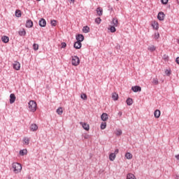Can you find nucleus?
Masks as SVG:
<instances>
[{
  "label": "nucleus",
  "instance_id": "nucleus-33",
  "mask_svg": "<svg viewBox=\"0 0 179 179\" xmlns=\"http://www.w3.org/2000/svg\"><path fill=\"white\" fill-rule=\"evenodd\" d=\"M50 24L53 27H55V26H57V20H51Z\"/></svg>",
  "mask_w": 179,
  "mask_h": 179
},
{
  "label": "nucleus",
  "instance_id": "nucleus-30",
  "mask_svg": "<svg viewBox=\"0 0 179 179\" xmlns=\"http://www.w3.org/2000/svg\"><path fill=\"white\" fill-rule=\"evenodd\" d=\"M56 112L59 115H62V113H64V110H62V108H59L57 109Z\"/></svg>",
  "mask_w": 179,
  "mask_h": 179
},
{
  "label": "nucleus",
  "instance_id": "nucleus-36",
  "mask_svg": "<svg viewBox=\"0 0 179 179\" xmlns=\"http://www.w3.org/2000/svg\"><path fill=\"white\" fill-rule=\"evenodd\" d=\"M106 127H107V123L103 122L101 124V129H106Z\"/></svg>",
  "mask_w": 179,
  "mask_h": 179
},
{
  "label": "nucleus",
  "instance_id": "nucleus-12",
  "mask_svg": "<svg viewBox=\"0 0 179 179\" xmlns=\"http://www.w3.org/2000/svg\"><path fill=\"white\" fill-rule=\"evenodd\" d=\"M30 131H31L32 132H35V131H37V129H38V126H37V124H32L30 126Z\"/></svg>",
  "mask_w": 179,
  "mask_h": 179
},
{
  "label": "nucleus",
  "instance_id": "nucleus-25",
  "mask_svg": "<svg viewBox=\"0 0 179 179\" xmlns=\"http://www.w3.org/2000/svg\"><path fill=\"white\" fill-rule=\"evenodd\" d=\"M15 16L16 17H20L22 16V11L20 10H16Z\"/></svg>",
  "mask_w": 179,
  "mask_h": 179
},
{
  "label": "nucleus",
  "instance_id": "nucleus-2",
  "mask_svg": "<svg viewBox=\"0 0 179 179\" xmlns=\"http://www.w3.org/2000/svg\"><path fill=\"white\" fill-rule=\"evenodd\" d=\"M29 105V110L31 113H35L37 110V103L35 101H30L28 103Z\"/></svg>",
  "mask_w": 179,
  "mask_h": 179
},
{
  "label": "nucleus",
  "instance_id": "nucleus-21",
  "mask_svg": "<svg viewBox=\"0 0 179 179\" xmlns=\"http://www.w3.org/2000/svg\"><path fill=\"white\" fill-rule=\"evenodd\" d=\"M18 34L21 37H24V36H26V30L24 29H22V31H18Z\"/></svg>",
  "mask_w": 179,
  "mask_h": 179
},
{
  "label": "nucleus",
  "instance_id": "nucleus-43",
  "mask_svg": "<svg viewBox=\"0 0 179 179\" xmlns=\"http://www.w3.org/2000/svg\"><path fill=\"white\" fill-rule=\"evenodd\" d=\"M24 142L25 145H29V140L27 138H24Z\"/></svg>",
  "mask_w": 179,
  "mask_h": 179
},
{
  "label": "nucleus",
  "instance_id": "nucleus-45",
  "mask_svg": "<svg viewBox=\"0 0 179 179\" xmlns=\"http://www.w3.org/2000/svg\"><path fill=\"white\" fill-rule=\"evenodd\" d=\"M84 138H85V139H89V138H90V136L89 134H85V135H84Z\"/></svg>",
  "mask_w": 179,
  "mask_h": 179
},
{
  "label": "nucleus",
  "instance_id": "nucleus-5",
  "mask_svg": "<svg viewBox=\"0 0 179 179\" xmlns=\"http://www.w3.org/2000/svg\"><path fill=\"white\" fill-rule=\"evenodd\" d=\"M166 17V14H164L162 11H160L157 15V19L160 22H163L164 20V17Z\"/></svg>",
  "mask_w": 179,
  "mask_h": 179
},
{
  "label": "nucleus",
  "instance_id": "nucleus-55",
  "mask_svg": "<svg viewBox=\"0 0 179 179\" xmlns=\"http://www.w3.org/2000/svg\"><path fill=\"white\" fill-rule=\"evenodd\" d=\"M27 1H30V0H27Z\"/></svg>",
  "mask_w": 179,
  "mask_h": 179
},
{
  "label": "nucleus",
  "instance_id": "nucleus-48",
  "mask_svg": "<svg viewBox=\"0 0 179 179\" xmlns=\"http://www.w3.org/2000/svg\"><path fill=\"white\" fill-rule=\"evenodd\" d=\"M108 8H109L108 10L113 11V7H111L110 6H108Z\"/></svg>",
  "mask_w": 179,
  "mask_h": 179
},
{
  "label": "nucleus",
  "instance_id": "nucleus-54",
  "mask_svg": "<svg viewBox=\"0 0 179 179\" xmlns=\"http://www.w3.org/2000/svg\"><path fill=\"white\" fill-rule=\"evenodd\" d=\"M36 1H38V2H40V1H41V0H36Z\"/></svg>",
  "mask_w": 179,
  "mask_h": 179
},
{
  "label": "nucleus",
  "instance_id": "nucleus-26",
  "mask_svg": "<svg viewBox=\"0 0 179 179\" xmlns=\"http://www.w3.org/2000/svg\"><path fill=\"white\" fill-rule=\"evenodd\" d=\"M125 157L126 159H127L128 160H131V159H132V154H131L130 152H127L125 154Z\"/></svg>",
  "mask_w": 179,
  "mask_h": 179
},
{
  "label": "nucleus",
  "instance_id": "nucleus-24",
  "mask_svg": "<svg viewBox=\"0 0 179 179\" xmlns=\"http://www.w3.org/2000/svg\"><path fill=\"white\" fill-rule=\"evenodd\" d=\"M108 30H110V33H115L117 31V29H115V26H110V28H108Z\"/></svg>",
  "mask_w": 179,
  "mask_h": 179
},
{
  "label": "nucleus",
  "instance_id": "nucleus-3",
  "mask_svg": "<svg viewBox=\"0 0 179 179\" xmlns=\"http://www.w3.org/2000/svg\"><path fill=\"white\" fill-rule=\"evenodd\" d=\"M76 39L78 41L77 43L79 45V47L77 46V48L82 47V41L85 40V36H83V34H77L76 36Z\"/></svg>",
  "mask_w": 179,
  "mask_h": 179
},
{
  "label": "nucleus",
  "instance_id": "nucleus-7",
  "mask_svg": "<svg viewBox=\"0 0 179 179\" xmlns=\"http://www.w3.org/2000/svg\"><path fill=\"white\" fill-rule=\"evenodd\" d=\"M131 90L134 92V93H138V92L142 91V87L139 85H136L131 87Z\"/></svg>",
  "mask_w": 179,
  "mask_h": 179
},
{
  "label": "nucleus",
  "instance_id": "nucleus-18",
  "mask_svg": "<svg viewBox=\"0 0 179 179\" xmlns=\"http://www.w3.org/2000/svg\"><path fill=\"white\" fill-rule=\"evenodd\" d=\"M112 99L114 101H117V100H118V94H117V92H113L112 94Z\"/></svg>",
  "mask_w": 179,
  "mask_h": 179
},
{
  "label": "nucleus",
  "instance_id": "nucleus-11",
  "mask_svg": "<svg viewBox=\"0 0 179 179\" xmlns=\"http://www.w3.org/2000/svg\"><path fill=\"white\" fill-rule=\"evenodd\" d=\"M80 124V125H82L83 129H85V131H89V129H90V126H89V124L83 123L82 122Z\"/></svg>",
  "mask_w": 179,
  "mask_h": 179
},
{
  "label": "nucleus",
  "instance_id": "nucleus-38",
  "mask_svg": "<svg viewBox=\"0 0 179 179\" xmlns=\"http://www.w3.org/2000/svg\"><path fill=\"white\" fill-rule=\"evenodd\" d=\"M152 83L154 85H159V80H157V78H153Z\"/></svg>",
  "mask_w": 179,
  "mask_h": 179
},
{
  "label": "nucleus",
  "instance_id": "nucleus-44",
  "mask_svg": "<svg viewBox=\"0 0 179 179\" xmlns=\"http://www.w3.org/2000/svg\"><path fill=\"white\" fill-rule=\"evenodd\" d=\"M65 47H66V43L62 42V43L61 48H65Z\"/></svg>",
  "mask_w": 179,
  "mask_h": 179
},
{
  "label": "nucleus",
  "instance_id": "nucleus-40",
  "mask_svg": "<svg viewBox=\"0 0 179 179\" xmlns=\"http://www.w3.org/2000/svg\"><path fill=\"white\" fill-rule=\"evenodd\" d=\"M116 135L117 136H121V135H122V130H117Z\"/></svg>",
  "mask_w": 179,
  "mask_h": 179
},
{
  "label": "nucleus",
  "instance_id": "nucleus-1",
  "mask_svg": "<svg viewBox=\"0 0 179 179\" xmlns=\"http://www.w3.org/2000/svg\"><path fill=\"white\" fill-rule=\"evenodd\" d=\"M12 168L13 169V172L15 173V174H17V173H20V171H22V164H20V163H13Z\"/></svg>",
  "mask_w": 179,
  "mask_h": 179
},
{
  "label": "nucleus",
  "instance_id": "nucleus-20",
  "mask_svg": "<svg viewBox=\"0 0 179 179\" xmlns=\"http://www.w3.org/2000/svg\"><path fill=\"white\" fill-rule=\"evenodd\" d=\"M83 33H90V27L88 26H85L83 28Z\"/></svg>",
  "mask_w": 179,
  "mask_h": 179
},
{
  "label": "nucleus",
  "instance_id": "nucleus-23",
  "mask_svg": "<svg viewBox=\"0 0 179 179\" xmlns=\"http://www.w3.org/2000/svg\"><path fill=\"white\" fill-rule=\"evenodd\" d=\"M127 179H136V177L133 173H128L127 175Z\"/></svg>",
  "mask_w": 179,
  "mask_h": 179
},
{
  "label": "nucleus",
  "instance_id": "nucleus-19",
  "mask_svg": "<svg viewBox=\"0 0 179 179\" xmlns=\"http://www.w3.org/2000/svg\"><path fill=\"white\" fill-rule=\"evenodd\" d=\"M126 103L127 106H132V104H134V100L131 98H128L126 100Z\"/></svg>",
  "mask_w": 179,
  "mask_h": 179
},
{
  "label": "nucleus",
  "instance_id": "nucleus-35",
  "mask_svg": "<svg viewBox=\"0 0 179 179\" xmlns=\"http://www.w3.org/2000/svg\"><path fill=\"white\" fill-rule=\"evenodd\" d=\"M160 37V34H159V32H155V35H154V38H155V40L159 39Z\"/></svg>",
  "mask_w": 179,
  "mask_h": 179
},
{
  "label": "nucleus",
  "instance_id": "nucleus-16",
  "mask_svg": "<svg viewBox=\"0 0 179 179\" xmlns=\"http://www.w3.org/2000/svg\"><path fill=\"white\" fill-rule=\"evenodd\" d=\"M96 13L98 16H103V8L99 7L96 9Z\"/></svg>",
  "mask_w": 179,
  "mask_h": 179
},
{
  "label": "nucleus",
  "instance_id": "nucleus-47",
  "mask_svg": "<svg viewBox=\"0 0 179 179\" xmlns=\"http://www.w3.org/2000/svg\"><path fill=\"white\" fill-rule=\"evenodd\" d=\"M176 62L179 65V57L176 59Z\"/></svg>",
  "mask_w": 179,
  "mask_h": 179
},
{
  "label": "nucleus",
  "instance_id": "nucleus-9",
  "mask_svg": "<svg viewBox=\"0 0 179 179\" xmlns=\"http://www.w3.org/2000/svg\"><path fill=\"white\" fill-rule=\"evenodd\" d=\"M25 26L27 29H31L33 27V21L31 20H27Z\"/></svg>",
  "mask_w": 179,
  "mask_h": 179
},
{
  "label": "nucleus",
  "instance_id": "nucleus-49",
  "mask_svg": "<svg viewBox=\"0 0 179 179\" xmlns=\"http://www.w3.org/2000/svg\"><path fill=\"white\" fill-rule=\"evenodd\" d=\"M117 115H119L120 117H121L122 115V112L120 111L118 113H117Z\"/></svg>",
  "mask_w": 179,
  "mask_h": 179
},
{
  "label": "nucleus",
  "instance_id": "nucleus-17",
  "mask_svg": "<svg viewBox=\"0 0 179 179\" xmlns=\"http://www.w3.org/2000/svg\"><path fill=\"white\" fill-rule=\"evenodd\" d=\"M1 41H3V43H4L5 44H6V43H9V37H8L7 36H3L1 38Z\"/></svg>",
  "mask_w": 179,
  "mask_h": 179
},
{
  "label": "nucleus",
  "instance_id": "nucleus-50",
  "mask_svg": "<svg viewBox=\"0 0 179 179\" xmlns=\"http://www.w3.org/2000/svg\"><path fill=\"white\" fill-rule=\"evenodd\" d=\"M72 3H75V0H70Z\"/></svg>",
  "mask_w": 179,
  "mask_h": 179
},
{
  "label": "nucleus",
  "instance_id": "nucleus-52",
  "mask_svg": "<svg viewBox=\"0 0 179 179\" xmlns=\"http://www.w3.org/2000/svg\"><path fill=\"white\" fill-rule=\"evenodd\" d=\"M177 3L179 5V0H177Z\"/></svg>",
  "mask_w": 179,
  "mask_h": 179
},
{
  "label": "nucleus",
  "instance_id": "nucleus-34",
  "mask_svg": "<svg viewBox=\"0 0 179 179\" xmlns=\"http://www.w3.org/2000/svg\"><path fill=\"white\" fill-rule=\"evenodd\" d=\"M95 23H96V24H100V23H101V18L100 17H96L95 19Z\"/></svg>",
  "mask_w": 179,
  "mask_h": 179
},
{
  "label": "nucleus",
  "instance_id": "nucleus-42",
  "mask_svg": "<svg viewBox=\"0 0 179 179\" xmlns=\"http://www.w3.org/2000/svg\"><path fill=\"white\" fill-rule=\"evenodd\" d=\"M163 59H164V61H169V55H164Z\"/></svg>",
  "mask_w": 179,
  "mask_h": 179
},
{
  "label": "nucleus",
  "instance_id": "nucleus-15",
  "mask_svg": "<svg viewBox=\"0 0 179 179\" xmlns=\"http://www.w3.org/2000/svg\"><path fill=\"white\" fill-rule=\"evenodd\" d=\"M115 157L116 155L114 154V152H112L109 155V160H110V162H114V160H115Z\"/></svg>",
  "mask_w": 179,
  "mask_h": 179
},
{
  "label": "nucleus",
  "instance_id": "nucleus-4",
  "mask_svg": "<svg viewBox=\"0 0 179 179\" xmlns=\"http://www.w3.org/2000/svg\"><path fill=\"white\" fill-rule=\"evenodd\" d=\"M71 64L73 66H78V65L80 64V59H79V57L78 56L72 57Z\"/></svg>",
  "mask_w": 179,
  "mask_h": 179
},
{
  "label": "nucleus",
  "instance_id": "nucleus-32",
  "mask_svg": "<svg viewBox=\"0 0 179 179\" xmlns=\"http://www.w3.org/2000/svg\"><path fill=\"white\" fill-rule=\"evenodd\" d=\"M80 99L83 100H87V95H86V94H81Z\"/></svg>",
  "mask_w": 179,
  "mask_h": 179
},
{
  "label": "nucleus",
  "instance_id": "nucleus-37",
  "mask_svg": "<svg viewBox=\"0 0 179 179\" xmlns=\"http://www.w3.org/2000/svg\"><path fill=\"white\" fill-rule=\"evenodd\" d=\"M33 48H34V51H37L38 50V44L34 43Z\"/></svg>",
  "mask_w": 179,
  "mask_h": 179
},
{
  "label": "nucleus",
  "instance_id": "nucleus-10",
  "mask_svg": "<svg viewBox=\"0 0 179 179\" xmlns=\"http://www.w3.org/2000/svg\"><path fill=\"white\" fill-rule=\"evenodd\" d=\"M16 101V96L15 94H10V104H13L15 101Z\"/></svg>",
  "mask_w": 179,
  "mask_h": 179
},
{
  "label": "nucleus",
  "instance_id": "nucleus-53",
  "mask_svg": "<svg viewBox=\"0 0 179 179\" xmlns=\"http://www.w3.org/2000/svg\"><path fill=\"white\" fill-rule=\"evenodd\" d=\"M28 179H31V177H30V176H28Z\"/></svg>",
  "mask_w": 179,
  "mask_h": 179
},
{
  "label": "nucleus",
  "instance_id": "nucleus-46",
  "mask_svg": "<svg viewBox=\"0 0 179 179\" xmlns=\"http://www.w3.org/2000/svg\"><path fill=\"white\" fill-rule=\"evenodd\" d=\"M118 152H120V150L116 149V150H115V152H113V154H115V155H118Z\"/></svg>",
  "mask_w": 179,
  "mask_h": 179
},
{
  "label": "nucleus",
  "instance_id": "nucleus-28",
  "mask_svg": "<svg viewBox=\"0 0 179 179\" xmlns=\"http://www.w3.org/2000/svg\"><path fill=\"white\" fill-rule=\"evenodd\" d=\"M20 156H24L25 155H27V150H20Z\"/></svg>",
  "mask_w": 179,
  "mask_h": 179
},
{
  "label": "nucleus",
  "instance_id": "nucleus-51",
  "mask_svg": "<svg viewBox=\"0 0 179 179\" xmlns=\"http://www.w3.org/2000/svg\"><path fill=\"white\" fill-rule=\"evenodd\" d=\"M176 179H179V176H176Z\"/></svg>",
  "mask_w": 179,
  "mask_h": 179
},
{
  "label": "nucleus",
  "instance_id": "nucleus-6",
  "mask_svg": "<svg viewBox=\"0 0 179 179\" xmlns=\"http://www.w3.org/2000/svg\"><path fill=\"white\" fill-rule=\"evenodd\" d=\"M13 69H15V71H20V63L17 61L14 62L13 64Z\"/></svg>",
  "mask_w": 179,
  "mask_h": 179
},
{
  "label": "nucleus",
  "instance_id": "nucleus-41",
  "mask_svg": "<svg viewBox=\"0 0 179 179\" xmlns=\"http://www.w3.org/2000/svg\"><path fill=\"white\" fill-rule=\"evenodd\" d=\"M162 5H167L169 3V0H161Z\"/></svg>",
  "mask_w": 179,
  "mask_h": 179
},
{
  "label": "nucleus",
  "instance_id": "nucleus-29",
  "mask_svg": "<svg viewBox=\"0 0 179 179\" xmlns=\"http://www.w3.org/2000/svg\"><path fill=\"white\" fill-rule=\"evenodd\" d=\"M79 45V43H78V41L74 43L73 44V47L74 48H76V50H80V48H82V47H80ZM78 47H80V48H78Z\"/></svg>",
  "mask_w": 179,
  "mask_h": 179
},
{
  "label": "nucleus",
  "instance_id": "nucleus-13",
  "mask_svg": "<svg viewBox=\"0 0 179 179\" xmlns=\"http://www.w3.org/2000/svg\"><path fill=\"white\" fill-rule=\"evenodd\" d=\"M101 118L102 121H107L108 120V115L107 113H103L101 115Z\"/></svg>",
  "mask_w": 179,
  "mask_h": 179
},
{
  "label": "nucleus",
  "instance_id": "nucleus-39",
  "mask_svg": "<svg viewBox=\"0 0 179 179\" xmlns=\"http://www.w3.org/2000/svg\"><path fill=\"white\" fill-rule=\"evenodd\" d=\"M165 73L167 76H170V75H171V70H169V69H166L165 71Z\"/></svg>",
  "mask_w": 179,
  "mask_h": 179
},
{
  "label": "nucleus",
  "instance_id": "nucleus-22",
  "mask_svg": "<svg viewBox=\"0 0 179 179\" xmlns=\"http://www.w3.org/2000/svg\"><path fill=\"white\" fill-rule=\"evenodd\" d=\"M160 114H161L160 110L157 109L154 112V115L155 118H160Z\"/></svg>",
  "mask_w": 179,
  "mask_h": 179
},
{
  "label": "nucleus",
  "instance_id": "nucleus-14",
  "mask_svg": "<svg viewBox=\"0 0 179 179\" xmlns=\"http://www.w3.org/2000/svg\"><path fill=\"white\" fill-rule=\"evenodd\" d=\"M152 27L153 29H155V30H159V22L154 21L152 24Z\"/></svg>",
  "mask_w": 179,
  "mask_h": 179
},
{
  "label": "nucleus",
  "instance_id": "nucleus-8",
  "mask_svg": "<svg viewBox=\"0 0 179 179\" xmlns=\"http://www.w3.org/2000/svg\"><path fill=\"white\" fill-rule=\"evenodd\" d=\"M39 26L41 27H45V26H47V21H45V19L41 18L39 20Z\"/></svg>",
  "mask_w": 179,
  "mask_h": 179
},
{
  "label": "nucleus",
  "instance_id": "nucleus-27",
  "mask_svg": "<svg viewBox=\"0 0 179 179\" xmlns=\"http://www.w3.org/2000/svg\"><path fill=\"white\" fill-rule=\"evenodd\" d=\"M112 23L113 24V26H115V27H117V26H118V20L113 18L112 20Z\"/></svg>",
  "mask_w": 179,
  "mask_h": 179
},
{
  "label": "nucleus",
  "instance_id": "nucleus-31",
  "mask_svg": "<svg viewBox=\"0 0 179 179\" xmlns=\"http://www.w3.org/2000/svg\"><path fill=\"white\" fill-rule=\"evenodd\" d=\"M148 50L151 51V52H153V51L156 50V47H155V45H151L148 48Z\"/></svg>",
  "mask_w": 179,
  "mask_h": 179
}]
</instances>
